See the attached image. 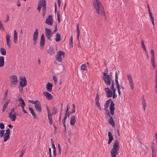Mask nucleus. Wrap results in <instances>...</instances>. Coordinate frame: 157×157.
<instances>
[{
	"label": "nucleus",
	"mask_w": 157,
	"mask_h": 157,
	"mask_svg": "<svg viewBox=\"0 0 157 157\" xmlns=\"http://www.w3.org/2000/svg\"><path fill=\"white\" fill-rule=\"evenodd\" d=\"M93 5L96 13L98 14L100 13L101 15L104 16L105 17V19L106 20L107 18L104 11V7L100 1L99 0H94Z\"/></svg>",
	"instance_id": "1"
},
{
	"label": "nucleus",
	"mask_w": 157,
	"mask_h": 157,
	"mask_svg": "<svg viewBox=\"0 0 157 157\" xmlns=\"http://www.w3.org/2000/svg\"><path fill=\"white\" fill-rule=\"evenodd\" d=\"M119 141L117 140L114 143L113 148L111 151V155L112 157H116L117 154L118 153L119 147Z\"/></svg>",
	"instance_id": "2"
},
{
	"label": "nucleus",
	"mask_w": 157,
	"mask_h": 157,
	"mask_svg": "<svg viewBox=\"0 0 157 157\" xmlns=\"http://www.w3.org/2000/svg\"><path fill=\"white\" fill-rule=\"evenodd\" d=\"M103 79L105 83L107 86H109L110 85L112 80V77L106 73H103Z\"/></svg>",
	"instance_id": "3"
},
{
	"label": "nucleus",
	"mask_w": 157,
	"mask_h": 157,
	"mask_svg": "<svg viewBox=\"0 0 157 157\" xmlns=\"http://www.w3.org/2000/svg\"><path fill=\"white\" fill-rule=\"evenodd\" d=\"M10 80L11 81L10 86L11 87L14 88L18 82L17 77L16 75H13L10 76Z\"/></svg>",
	"instance_id": "4"
},
{
	"label": "nucleus",
	"mask_w": 157,
	"mask_h": 157,
	"mask_svg": "<svg viewBox=\"0 0 157 157\" xmlns=\"http://www.w3.org/2000/svg\"><path fill=\"white\" fill-rule=\"evenodd\" d=\"M65 53L62 51H59L57 53V55L56 56V60L59 62H61L62 60V58L61 56H62L63 57H64Z\"/></svg>",
	"instance_id": "5"
},
{
	"label": "nucleus",
	"mask_w": 157,
	"mask_h": 157,
	"mask_svg": "<svg viewBox=\"0 0 157 157\" xmlns=\"http://www.w3.org/2000/svg\"><path fill=\"white\" fill-rule=\"evenodd\" d=\"M45 34L46 38L48 40H51L50 38L52 37L53 33L52 32L51 29L45 28Z\"/></svg>",
	"instance_id": "6"
},
{
	"label": "nucleus",
	"mask_w": 157,
	"mask_h": 157,
	"mask_svg": "<svg viewBox=\"0 0 157 157\" xmlns=\"http://www.w3.org/2000/svg\"><path fill=\"white\" fill-rule=\"evenodd\" d=\"M39 30L38 29H36L33 34V40L34 42L33 45H35L37 41L38 36Z\"/></svg>",
	"instance_id": "7"
},
{
	"label": "nucleus",
	"mask_w": 157,
	"mask_h": 157,
	"mask_svg": "<svg viewBox=\"0 0 157 157\" xmlns=\"http://www.w3.org/2000/svg\"><path fill=\"white\" fill-rule=\"evenodd\" d=\"M151 150L152 157H155L156 156L157 147L155 143H152Z\"/></svg>",
	"instance_id": "8"
},
{
	"label": "nucleus",
	"mask_w": 157,
	"mask_h": 157,
	"mask_svg": "<svg viewBox=\"0 0 157 157\" xmlns=\"http://www.w3.org/2000/svg\"><path fill=\"white\" fill-rule=\"evenodd\" d=\"M45 23L50 25H53V21L52 16L51 15H49L46 18Z\"/></svg>",
	"instance_id": "9"
},
{
	"label": "nucleus",
	"mask_w": 157,
	"mask_h": 157,
	"mask_svg": "<svg viewBox=\"0 0 157 157\" xmlns=\"http://www.w3.org/2000/svg\"><path fill=\"white\" fill-rule=\"evenodd\" d=\"M21 81L20 82V86L22 88L25 86L27 84V81L25 77L24 76L23 78L21 77Z\"/></svg>",
	"instance_id": "10"
},
{
	"label": "nucleus",
	"mask_w": 157,
	"mask_h": 157,
	"mask_svg": "<svg viewBox=\"0 0 157 157\" xmlns=\"http://www.w3.org/2000/svg\"><path fill=\"white\" fill-rule=\"evenodd\" d=\"M34 107L38 113H40L42 112L41 105L39 101H38L36 104L34 105Z\"/></svg>",
	"instance_id": "11"
},
{
	"label": "nucleus",
	"mask_w": 157,
	"mask_h": 157,
	"mask_svg": "<svg viewBox=\"0 0 157 157\" xmlns=\"http://www.w3.org/2000/svg\"><path fill=\"white\" fill-rule=\"evenodd\" d=\"M115 104L113 103V101H111L109 107V110L110 113L112 116H113L114 114V110Z\"/></svg>",
	"instance_id": "12"
},
{
	"label": "nucleus",
	"mask_w": 157,
	"mask_h": 157,
	"mask_svg": "<svg viewBox=\"0 0 157 157\" xmlns=\"http://www.w3.org/2000/svg\"><path fill=\"white\" fill-rule=\"evenodd\" d=\"M43 94L46 97L47 99H48L50 100L53 98L52 96L47 92H44Z\"/></svg>",
	"instance_id": "13"
},
{
	"label": "nucleus",
	"mask_w": 157,
	"mask_h": 157,
	"mask_svg": "<svg viewBox=\"0 0 157 157\" xmlns=\"http://www.w3.org/2000/svg\"><path fill=\"white\" fill-rule=\"evenodd\" d=\"M45 36L44 34H42L41 37V39L40 40V47H43L44 46L45 44Z\"/></svg>",
	"instance_id": "14"
},
{
	"label": "nucleus",
	"mask_w": 157,
	"mask_h": 157,
	"mask_svg": "<svg viewBox=\"0 0 157 157\" xmlns=\"http://www.w3.org/2000/svg\"><path fill=\"white\" fill-rule=\"evenodd\" d=\"M108 136L109 138L108 141V144H109L113 140V137L111 132H109L108 133Z\"/></svg>",
	"instance_id": "15"
},
{
	"label": "nucleus",
	"mask_w": 157,
	"mask_h": 157,
	"mask_svg": "<svg viewBox=\"0 0 157 157\" xmlns=\"http://www.w3.org/2000/svg\"><path fill=\"white\" fill-rule=\"evenodd\" d=\"M48 52L51 55L55 54V50L54 48L52 47H49L48 50Z\"/></svg>",
	"instance_id": "16"
},
{
	"label": "nucleus",
	"mask_w": 157,
	"mask_h": 157,
	"mask_svg": "<svg viewBox=\"0 0 157 157\" xmlns=\"http://www.w3.org/2000/svg\"><path fill=\"white\" fill-rule=\"evenodd\" d=\"M52 86L53 85L51 83L48 82L46 85V87L47 90L49 92L51 91Z\"/></svg>",
	"instance_id": "17"
},
{
	"label": "nucleus",
	"mask_w": 157,
	"mask_h": 157,
	"mask_svg": "<svg viewBox=\"0 0 157 157\" xmlns=\"http://www.w3.org/2000/svg\"><path fill=\"white\" fill-rule=\"evenodd\" d=\"M9 117L11 119L12 121H15L16 119V116L15 113L11 114V113H10L9 114Z\"/></svg>",
	"instance_id": "18"
},
{
	"label": "nucleus",
	"mask_w": 157,
	"mask_h": 157,
	"mask_svg": "<svg viewBox=\"0 0 157 157\" xmlns=\"http://www.w3.org/2000/svg\"><path fill=\"white\" fill-rule=\"evenodd\" d=\"M76 122V118L75 116H73L71 117L70 120V123L71 125H74Z\"/></svg>",
	"instance_id": "19"
},
{
	"label": "nucleus",
	"mask_w": 157,
	"mask_h": 157,
	"mask_svg": "<svg viewBox=\"0 0 157 157\" xmlns=\"http://www.w3.org/2000/svg\"><path fill=\"white\" fill-rule=\"evenodd\" d=\"M4 57L3 56L0 57V67H2L4 65Z\"/></svg>",
	"instance_id": "20"
},
{
	"label": "nucleus",
	"mask_w": 157,
	"mask_h": 157,
	"mask_svg": "<svg viewBox=\"0 0 157 157\" xmlns=\"http://www.w3.org/2000/svg\"><path fill=\"white\" fill-rule=\"evenodd\" d=\"M29 109L31 113L33 116L34 118L35 119H36L37 117L35 114V112H34L33 109L32 108L30 107L29 108Z\"/></svg>",
	"instance_id": "21"
},
{
	"label": "nucleus",
	"mask_w": 157,
	"mask_h": 157,
	"mask_svg": "<svg viewBox=\"0 0 157 157\" xmlns=\"http://www.w3.org/2000/svg\"><path fill=\"white\" fill-rule=\"evenodd\" d=\"M44 3H46V1L45 0H39L38 4V6L41 7L42 6H43V4Z\"/></svg>",
	"instance_id": "22"
},
{
	"label": "nucleus",
	"mask_w": 157,
	"mask_h": 157,
	"mask_svg": "<svg viewBox=\"0 0 157 157\" xmlns=\"http://www.w3.org/2000/svg\"><path fill=\"white\" fill-rule=\"evenodd\" d=\"M61 36L59 33H57L56 35L55 40L56 42H59L61 40Z\"/></svg>",
	"instance_id": "23"
},
{
	"label": "nucleus",
	"mask_w": 157,
	"mask_h": 157,
	"mask_svg": "<svg viewBox=\"0 0 157 157\" xmlns=\"http://www.w3.org/2000/svg\"><path fill=\"white\" fill-rule=\"evenodd\" d=\"M76 26L77 27V29H76V31L77 32V40H78V41H79V36L80 35V32H79V25L78 24H77L76 25Z\"/></svg>",
	"instance_id": "24"
},
{
	"label": "nucleus",
	"mask_w": 157,
	"mask_h": 157,
	"mask_svg": "<svg viewBox=\"0 0 157 157\" xmlns=\"http://www.w3.org/2000/svg\"><path fill=\"white\" fill-rule=\"evenodd\" d=\"M17 33L16 32V30H15L14 31V37H13V41L15 43H16L17 41Z\"/></svg>",
	"instance_id": "25"
},
{
	"label": "nucleus",
	"mask_w": 157,
	"mask_h": 157,
	"mask_svg": "<svg viewBox=\"0 0 157 157\" xmlns=\"http://www.w3.org/2000/svg\"><path fill=\"white\" fill-rule=\"evenodd\" d=\"M108 121L109 124L113 126H114L115 125V123L112 117H110V118L109 119Z\"/></svg>",
	"instance_id": "26"
},
{
	"label": "nucleus",
	"mask_w": 157,
	"mask_h": 157,
	"mask_svg": "<svg viewBox=\"0 0 157 157\" xmlns=\"http://www.w3.org/2000/svg\"><path fill=\"white\" fill-rule=\"evenodd\" d=\"M9 101H6L5 103L4 104L3 106V108L2 109V112H4L5 111L7 107L8 106V104H9Z\"/></svg>",
	"instance_id": "27"
},
{
	"label": "nucleus",
	"mask_w": 157,
	"mask_h": 157,
	"mask_svg": "<svg viewBox=\"0 0 157 157\" xmlns=\"http://www.w3.org/2000/svg\"><path fill=\"white\" fill-rule=\"evenodd\" d=\"M110 101H111V99H108L106 101L104 105V107L105 108H106L109 107V104L110 102Z\"/></svg>",
	"instance_id": "28"
},
{
	"label": "nucleus",
	"mask_w": 157,
	"mask_h": 157,
	"mask_svg": "<svg viewBox=\"0 0 157 157\" xmlns=\"http://www.w3.org/2000/svg\"><path fill=\"white\" fill-rule=\"evenodd\" d=\"M0 52L3 55H5L6 54V51L4 48L2 47L0 48Z\"/></svg>",
	"instance_id": "29"
},
{
	"label": "nucleus",
	"mask_w": 157,
	"mask_h": 157,
	"mask_svg": "<svg viewBox=\"0 0 157 157\" xmlns=\"http://www.w3.org/2000/svg\"><path fill=\"white\" fill-rule=\"evenodd\" d=\"M127 77L128 80L129 82H133L131 76V75L130 74H128L127 75Z\"/></svg>",
	"instance_id": "30"
},
{
	"label": "nucleus",
	"mask_w": 157,
	"mask_h": 157,
	"mask_svg": "<svg viewBox=\"0 0 157 157\" xmlns=\"http://www.w3.org/2000/svg\"><path fill=\"white\" fill-rule=\"evenodd\" d=\"M4 141L6 142L8 140L10 139V136L8 134H4Z\"/></svg>",
	"instance_id": "31"
},
{
	"label": "nucleus",
	"mask_w": 157,
	"mask_h": 157,
	"mask_svg": "<svg viewBox=\"0 0 157 157\" xmlns=\"http://www.w3.org/2000/svg\"><path fill=\"white\" fill-rule=\"evenodd\" d=\"M95 102L96 104L97 105V106L98 108L101 111L102 110L101 109V108L100 107V103L99 101V100H95Z\"/></svg>",
	"instance_id": "32"
},
{
	"label": "nucleus",
	"mask_w": 157,
	"mask_h": 157,
	"mask_svg": "<svg viewBox=\"0 0 157 157\" xmlns=\"http://www.w3.org/2000/svg\"><path fill=\"white\" fill-rule=\"evenodd\" d=\"M57 107H54L52 109V114H56L57 113Z\"/></svg>",
	"instance_id": "33"
},
{
	"label": "nucleus",
	"mask_w": 157,
	"mask_h": 157,
	"mask_svg": "<svg viewBox=\"0 0 157 157\" xmlns=\"http://www.w3.org/2000/svg\"><path fill=\"white\" fill-rule=\"evenodd\" d=\"M10 35L8 33H7L6 34V42H10V41H11L10 39Z\"/></svg>",
	"instance_id": "34"
},
{
	"label": "nucleus",
	"mask_w": 157,
	"mask_h": 157,
	"mask_svg": "<svg viewBox=\"0 0 157 157\" xmlns=\"http://www.w3.org/2000/svg\"><path fill=\"white\" fill-rule=\"evenodd\" d=\"M142 105L143 107H146V106H147L146 101L144 97H143V99H142Z\"/></svg>",
	"instance_id": "35"
},
{
	"label": "nucleus",
	"mask_w": 157,
	"mask_h": 157,
	"mask_svg": "<svg viewBox=\"0 0 157 157\" xmlns=\"http://www.w3.org/2000/svg\"><path fill=\"white\" fill-rule=\"evenodd\" d=\"M105 91L106 94V96L108 97L109 95V92L110 91L109 88L108 87L105 88Z\"/></svg>",
	"instance_id": "36"
},
{
	"label": "nucleus",
	"mask_w": 157,
	"mask_h": 157,
	"mask_svg": "<svg viewBox=\"0 0 157 157\" xmlns=\"http://www.w3.org/2000/svg\"><path fill=\"white\" fill-rule=\"evenodd\" d=\"M0 29L3 31H4L5 30L3 25L1 21H0Z\"/></svg>",
	"instance_id": "37"
},
{
	"label": "nucleus",
	"mask_w": 157,
	"mask_h": 157,
	"mask_svg": "<svg viewBox=\"0 0 157 157\" xmlns=\"http://www.w3.org/2000/svg\"><path fill=\"white\" fill-rule=\"evenodd\" d=\"M81 69L83 71H85L86 69V66L85 64H83L81 67Z\"/></svg>",
	"instance_id": "38"
},
{
	"label": "nucleus",
	"mask_w": 157,
	"mask_h": 157,
	"mask_svg": "<svg viewBox=\"0 0 157 157\" xmlns=\"http://www.w3.org/2000/svg\"><path fill=\"white\" fill-rule=\"evenodd\" d=\"M141 46L142 47V48H143V50H146V48L145 45V44H144V40H142L141 41Z\"/></svg>",
	"instance_id": "39"
},
{
	"label": "nucleus",
	"mask_w": 157,
	"mask_h": 157,
	"mask_svg": "<svg viewBox=\"0 0 157 157\" xmlns=\"http://www.w3.org/2000/svg\"><path fill=\"white\" fill-rule=\"evenodd\" d=\"M100 95V93L98 92H97V94L95 99V100H99V96Z\"/></svg>",
	"instance_id": "40"
},
{
	"label": "nucleus",
	"mask_w": 157,
	"mask_h": 157,
	"mask_svg": "<svg viewBox=\"0 0 157 157\" xmlns=\"http://www.w3.org/2000/svg\"><path fill=\"white\" fill-rule=\"evenodd\" d=\"M46 3H44V4H43V6H42V10H43V12H45L46 13Z\"/></svg>",
	"instance_id": "41"
},
{
	"label": "nucleus",
	"mask_w": 157,
	"mask_h": 157,
	"mask_svg": "<svg viewBox=\"0 0 157 157\" xmlns=\"http://www.w3.org/2000/svg\"><path fill=\"white\" fill-rule=\"evenodd\" d=\"M23 105H24V106L25 105V102L24 100H23L22 101H21V102L19 103V105H18V106H21Z\"/></svg>",
	"instance_id": "42"
},
{
	"label": "nucleus",
	"mask_w": 157,
	"mask_h": 157,
	"mask_svg": "<svg viewBox=\"0 0 157 157\" xmlns=\"http://www.w3.org/2000/svg\"><path fill=\"white\" fill-rule=\"evenodd\" d=\"M6 45L9 48H11V41L10 42H6Z\"/></svg>",
	"instance_id": "43"
},
{
	"label": "nucleus",
	"mask_w": 157,
	"mask_h": 157,
	"mask_svg": "<svg viewBox=\"0 0 157 157\" xmlns=\"http://www.w3.org/2000/svg\"><path fill=\"white\" fill-rule=\"evenodd\" d=\"M0 128L2 129H3L5 128V125L3 123H0Z\"/></svg>",
	"instance_id": "44"
},
{
	"label": "nucleus",
	"mask_w": 157,
	"mask_h": 157,
	"mask_svg": "<svg viewBox=\"0 0 157 157\" xmlns=\"http://www.w3.org/2000/svg\"><path fill=\"white\" fill-rule=\"evenodd\" d=\"M48 119L49 124H52L53 123V120H52V117H48Z\"/></svg>",
	"instance_id": "45"
},
{
	"label": "nucleus",
	"mask_w": 157,
	"mask_h": 157,
	"mask_svg": "<svg viewBox=\"0 0 157 157\" xmlns=\"http://www.w3.org/2000/svg\"><path fill=\"white\" fill-rule=\"evenodd\" d=\"M110 89L113 91H112L113 94H116V89L114 88V87H113V88L110 87Z\"/></svg>",
	"instance_id": "46"
},
{
	"label": "nucleus",
	"mask_w": 157,
	"mask_h": 157,
	"mask_svg": "<svg viewBox=\"0 0 157 157\" xmlns=\"http://www.w3.org/2000/svg\"><path fill=\"white\" fill-rule=\"evenodd\" d=\"M5 132L4 130H1L0 131V136L2 137L3 136Z\"/></svg>",
	"instance_id": "47"
},
{
	"label": "nucleus",
	"mask_w": 157,
	"mask_h": 157,
	"mask_svg": "<svg viewBox=\"0 0 157 157\" xmlns=\"http://www.w3.org/2000/svg\"><path fill=\"white\" fill-rule=\"evenodd\" d=\"M38 101L36 100L35 101H33L32 100H29V101L32 104H34V105H35L36 103L37 102V101Z\"/></svg>",
	"instance_id": "48"
},
{
	"label": "nucleus",
	"mask_w": 157,
	"mask_h": 157,
	"mask_svg": "<svg viewBox=\"0 0 157 157\" xmlns=\"http://www.w3.org/2000/svg\"><path fill=\"white\" fill-rule=\"evenodd\" d=\"M118 80V75L117 73V71H116L115 72V81Z\"/></svg>",
	"instance_id": "49"
},
{
	"label": "nucleus",
	"mask_w": 157,
	"mask_h": 157,
	"mask_svg": "<svg viewBox=\"0 0 157 157\" xmlns=\"http://www.w3.org/2000/svg\"><path fill=\"white\" fill-rule=\"evenodd\" d=\"M53 79L55 82V84H56V82L57 81V78L56 77V76H54L53 77Z\"/></svg>",
	"instance_id": "50"
},
{
	"label": "nucleus",
	"mask_w": 157,
	"mask_h": 157,
	"mask_svg": "<svg viewBox=\"0 0 157 157\" xmlns=\"http://www.w3.org/2000/svg\"><path fill=\"white\" fill-rule=\"evenodd\" d=\"M113 95V93L112 91L110 90L109 91V95L108 98L111 97Z\"/></svg>",
	"instance_id": "51"
},
{
	"label": "nucleus",
	"mask_w": 157,
	"mask_h": 157,
	"mask_svg": "<svg viewBox=\"0 0 157 157\" xmlns=\"http://www.w3.org/2000/svg\"><path fill=\"white\" fill-rule=\"evenodd\" d=\"M5 134L10 135V130L9 128L6 130V133Z\"/></svg>",
	"instance_id": "52"
},
{
	"label": "nucleus",
	"mask_w": 157,
	"mask_h": 157,
	"mask_svg": "<svg viewBox=\"0 0 157 157\" xmlns=\"http://www.w3.org/2000/svg\"><path fill=\"white\" fill-rule=\"evenodd\" d=\"M129 85H130V87H131L132 90L133 89L134 86H133V82L129 83Z\"/></svg>",
	"instance_id": "53"
},
{
	"label": "nucleus",
	"mask_w": 157,
	"mask_h": 157,
	"mask_svg": "<svg viewBox=\"0 0 157 157\" xmlns=\"http://www.w3.org/2000/svg\"><path fill=\"white\" fill-rule=\"evenodd\" d=\"M107 112L106 113V114H105V115L106 116V117H110V115L108 109H107Z\"/></svg>",
	"instance_id": "54"
},
{
	"label": "nucleus",
	"mask_w": 157,
	"mask_h": 157,
	"mask_svg": "<svg viewBox=\"0 0 157 157\" xmlns=\"http://www.w3.org/2000/svg\"><path fill=\"white\" fill-rule=\"evenodd\" d=\"M69 45L70 47H73V40H69Z\"/></svg>",
	"instance_id": "55"
},
{
	"label": "nucleus",
	"mask_w": 157,
	"mask_h": 157,
	"mask_svg": "<svg viewBox=\"0 0 157 157\" xmlns=\"http://www.w3.org/2000/svg\"><path fill=\"white\" fill-rule=\"evenodd\" d=\"M48 114V117H52V113H51L50 111H49L47 112Z\"/></svg>",
	"instance_id": "56"
},
{
	"label": "nucleus",
	"mask_w": 157,
	"mask_h": 157,
	"mask_svg": "<svg viewBox=\"0 0 157 157\" xmlns=\"http://www.w3.org/2000/svg\"><path fill=\"white\" fill-rule=\"evenodd\" d=\"M151 57H154V53L152 49L151 50Z\"/></svg>",
	"instance_id": "57"
},
{
	"label": "nucleus",
	"mask_w": 157,
	"mask_h": 157,
	"mask_svg": "<svg viewBox=\"0 0 157 157\" xmlns=\"http://www.w3.org/2000/svg\"><path fill=\"white\" fill-rule=\"evenodd\" d=\"M115 82L116 84V87H117V86H119V83L118 82V80L115 81Z\"/></svg>",
	"instance_id": "58"
},
{
	"label": "nucleus",
	"mask_w": 157,
	"mask_h": 157,
	"mask_svg": "<svg viewBox=\"0 0 157 157\" xmlns=\"http://www.w3.org/2000/svg\"><path fill=\"white\" fill-rule=\"evenodd\" d=\"M53 153L54 157H55L56 155H57V154H56V150H53Z\"/></svg>",
	"instance_id": "59"
},
{
	"label": "nucleus",
	"mask_w": 157,
	"mask_h": 157,
	"mask_svg": "<svg viewBox=\"0 0 157 157\" xmlns=\"http://www.w3.org/2000/svg\"><path fill=\"white\" fill-rule=\"evenodd\" d=\"M151 63H155V57H151Z\"/></svg>",
	"instance_id": "60"
},
{
	"label": "nucleus",
	"mask_w": 157,
	"mask_h": 157,
	"mask_svg": "<svg viewBox=\"0 0 157 157\" xmlns=\"http://www.w3.org/2000/svg\"><path fill=\"white\" fill-rule=\"evenodd\" d=\"M75 109L74 108H73L71 109V113L72 114L74 113L75 112Z\"/></svg>",
	"instance_id": "61"
},
{
	"label": "nucleus",
	"mask_w": 157,
	"mask_h": 157,
	"mask_svg": "<svg viewBox=\"0 0 157 157\" xmlns=\"http://www.w3.org/2000/svg\"><path fill=\"white\" fill-rule=\"evenodd\" d=\"M65 114L67 117H69V116L71 113H69L68 112H65Z\"/></svg>",
	"instance_id": "62"
},
{
	"label": "nucleus",
	"mask_w": 157,
	"mask_h": 157,
	"mask_svg": "<svg viewBox=\"0 0 157 157\" xmlns=\"http://www.w3.org/2000/svg\"><path fill=\"white\" fill-rule=\"evenodd\" d=\"M8 90H7L5 93V94L4 95V97L5 98H6L7 97V94H8Z\"/></svg>",
	"instance_id": "63"
},
{
	"label": "nucleus",
	"mask_w": 157,
	"mask_h": 157,
	"mask_svg": "<svg viewBox=\"0 0 157 157\" xmlns=\"http://www.w3.org/2000/svg\"><path fill=\"white\" fill-rule=\"evenodd\" d=\"M6 18H7L6 20L5 21V22H7L9 20V17L8 15H7Z\"/></svg>",
	"instance_id": "64"
}]
</instances>
